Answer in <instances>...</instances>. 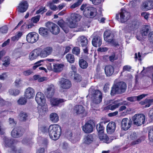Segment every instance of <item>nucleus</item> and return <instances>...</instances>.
Here are the masks:
<instances>
[{
  "instance_id": "ddd939ff",
  "label": "nucleus",
  "mask_w": 153,
  "mask_h": 153,
  "mask_svg": "<svg viewBox=\"0 0 153 153\" xmlns=\"http://www.w3.org/2000/svg\"><path fill=\"white\" fill-rule=\"evenodd\" d=\"M141 9L143 10L147 11L153 8V1L147 0L143 2L141 7Z\"/></svg>"
},
{
  "instance_id": "a18cd8bd",
  "label": "nucleus",
  "mask_w": 153,
  "mask_h": 153,
  "mask_svg": "<svg viewBox=\"0 0 153 153\" xmlns=\"http://www.w3.org/2000/svg\"><path fill=\"white\" fill-rule=\"evenodd\" d=\"M146 102L145 106H143L144 108L149 107L151 105L153 104V99H146Z\"/></svg>"
},
{
  "instance_id": "a878e982",
  "label": "nucleus",
  "mask_w": 153,
  "mask_h": 153,
  "mask_svg": "<svg viewBox=\"0 0 153 153\" xmlns=\"http://www.w3.org/2000/svg\"><path fill=\"white\" fill-rule=\"evenodd\" d=\"M98 136L100 140L103 142L108 143L112 141V140H110L107 135L104 134V132L98 134Z\"/></svg>"
},
{
  "instance_id": "5fc2aeb1",
  "label": "nucleus",
  "mask_w": 153,
  "mask_h": 153,
  "mask_svg": "<svg viewBox=\"0 0 153 153\" xmlns=\"http://www.w3.org/2000/svg\"><path fill=\"white\" fill-rule=\"evenodd\" d=\"M40 17V16L39 15H37L34 17H33L31 19V20L33 22L36 23L38 22L39 20Z\"/></svg>"
},
{
  "instance_id": "0e129e2a",
  "label": "nucleus",
  "mask_w": 153,
  "mask_h": 153,
  "mask_svg": "<svg viewBox=\"0 0 153 153\" xmlns=\"http://www.w3.org/2000/svg\"><path fill=\"white\" fill-rule=\"evenodd\" d=\"M148 39L150 42L153 43V31L149 33Z\"/></svg>"
},
{
  "instance_id": "69168bd1",
  "label": "nucleus",
  "mask_w": 153,
  "mask_h": 153,
  "mask_svg": "<svg viewBox=\"0 0 153 153\" xmlns=\"http://www.w3.org/2000/svg\"><path fill=\"white\" fill-rule=\"evenodd\" d=\"M58 24L62 28H64L65 22L63 20H60L58 21Z\"/></svg>"
},
{
  "instance_id": "dca6fc26",
  "label": "nucleus",
  "mask_w": 153,
  "mask_h": 153,
  "mask_svg": "<svg viewBox=\"0 0 153 153\" xmlns=\"http://www.w3.org/2000/svg\"><path fill=\"white\" fill-rule=\"evenodd\" d=\"M34 90L31 87H28L26 89L25 92V97L27 99H31L33 98L35 95Z\"/></svg>"
},
{
  "instance_id": "6e6d98bb",
  "label": "nucleus",
  "mask_w": 153,
  "mask_h": 153,
  "mask_svg": "<svg viewBox=\"0 0 153 153\" xmlns=\"http://www.w3.org/2000/svg\"><path fill=\"white\" fill-rule=\"evenodd\" d=\"M15 86L16 88H19L21 86V80L20 79H16L14 82Z\"/></svg>"
},
{
  "instance_id": "4d7b16f0",
  "label": "nucleus",
  "mask_w": 153,
  "mask_h": 153,
  "mask_svg": "<svg viewBox=\"0 0 153 153\" xmlns=\"http://www.w3.org/2000/svg\"><path fill=\"white\" fill-rule=\"evenodd\" d=\"M8 31V28L6 26H4L0 28V32L2 33H6Z\"/></svg>"
},
{
  "instance_id": "9b49d317",
  "label": "nucleus",
  "mask_w": 153,
  "mask_h": 153,
  "mask_svg": "<svg viewBox=\"0 0 153 153\" xmlns=\"http://www.w3.org/2000/svg\"><path fill=\"white\" fill-rule=\"evenodd\" d=\"M132 124V121L130 119L125 118H123L121 121V128L123 130L126 131L131 127Z\"/></svg>"
},
{
  "instance_id": "c9c22d12",
  "label": "nucleus",
  "mask_w": 153,
  "mask_h": 153,
  "mask_svg": "<svg viewBox=\"0 0 153 153\" xmlns=\"http://www.w3.org/2000/svg\"><path fill=\"white\" fill-rule=\"evenodd\" d=\"M39 33L41 35L45 36L48 34L49 31L47 28L44 27H40L39 29Z\"/></svg>"
},
{
  "instance_id": "c756f323",
  "label": "nucleus",
  "mask_w": 153,
  "mask_h": 153,
  "mask_svg": "<svg viewBox=\"0 0 153 153\" xmlns=\"http://www.w3.org/2000/svg\"><path fill=\"white\" fill-rule=\"evenodd\" d=\"M135 27V24L134 22H132L128 24V25L123 29L126 33H129L131 30L134 29Z\"/></svg>"
},
{
  "instance_id": "603ef678",
  "label": "nucleus",
  "mask_w": 153,
  "mask_h": 153,
  "mask_svg": "<svg viewBox=\"0 0 153 153\" xmlns=\"http://www.w3.org/2000/svg\"><path fill=\"white\" fill-rule=\"evenodd\" d=\"M80 49L78 47H74L72 50L73 53L77 55L80 53Z\"/></svg>"
},
{
  "instance_id": "f3484780",
  "label": "nucleus",
  "mask_w": 153,
  "mask_h": 153,
  "mask_svg": "<svg viewBox=\"0 0 153 153\" xmlns=\"http://www.w3.org/2000/svg\"><path fill=\"white\" fill-rule=\"evenodd\" d=\"M66 100L63 99L55 98L54 97L51 98L50 101L51 104L52 106L57 107L60 105L62 103Z\"/></svg>"
},
{
  "instance_id": "9d476101",
  "label": "nucleus",
  "mask_w": 153,
  "mask_h": 153,
  "mask_svg": "<svg viewBox=\"0 0 153 153\" xmlns=\"http://www.w3.org/2000/svg\"><path fill=\"white\" fill-rule=\"evenodd\" d=\"M39 38V35L38 34L34 32H32L29 33L27 36L26 39L29 43H34L37 41Z\"/></svg>"
},
{
  "instance_id": "052dcab7",
  "label": "nucleus",
  "mask_w": 153,
  "mask_h": 153,
  "mask_svg": "<svg viewBox=\"0 0 153 153\" xmlns=\"http://www.w3.org/2000/svg\"><path fill=\"white\" fill-rule=\"evenodd\" d=\"M7 77V73L5 72L0 75V79L4 80Z\"/></svg>"
},
{
  "instance_id": "412c9836",
  "label": "nucleus",
  "mask_w": 153,
  "mask_h": 153,
  "mask_svg": "<svg viewBox=\"0 0 153 153\" xmlns=\"http://www.w3.org/2000/svg\"><path fill=\"white\" fill-rule=\"evenodd\" d=\"M28 7V4L27 2L26 1H23L20 3L17 9L18 11L23 13L26 11Z\"/></svg>"
},
{
  "instance_id": "1a4fd4ad",
  "label": "nucleus",
  "mask_w": 153,
  "mask_h": 153,
  "mask_svg": "<svg viewBox=\"0 0 153 153\" xmlns=\"http://www.w3.org/2000/svg\"><path fill=\"white\" fill-rule=\"evenodd\" d=\"M46 26L53 34L57 35L59 33V28L53 22H48L46 24Z\"/></svg>"
},
{
  "instance_id": "13d9d810",
  "label": "nucleus",
  "mask_w": 153,
  "mask_h": 153,
  "mask_svg": "<svg viewBox=\"0 0 153 153\" xmlns=\"http://www.w3.org/2000/svg\"><path fill=\"white\" fill-rule=\"evenodd\" d=\"M55 91L49 92L45 93L46 97L48 98H52V97L53 96L54 94Z\"/></svg>"
},
{
  "instance_id": "e433bc0d",
  "label": "nucleus",
  "mask_w": 153,
  "mask_h": 153,
  "mask_svg": "<svg viewBox=\"0 0 153 153\" xmlns=\"http://www.w3.org/2000/svg\"><path fill=\"white\" fill-rule=\"evenodd\" d=\"M80 44L82 47L86 46L88 44V40L84 36H82L80 37Z\"/></svg>"
},
{
  "instance_id": "2eb2a0df",
  "label": "nucleus",
  "mask_w": 153,
  "mask_h": 153,
  "mask_svg": "<svg viewBox=\"0 0 153 153\" xmlns=\"http://www.w3.org/2000/svg\"><path fill=\"white\" fill-rule=\"evenodd\" d=\"M35 100L39 105H42L44 104L45 101L44 94L40 92H37Z\"/></svg>"
},
{
  "instance_id": "49530a36",
  "label": "nucleus",
  "mask_w": 153,
  "mask_h": 153,
  "mask_svg": "<svg viewBox=\"0 0 153 153\" xmlns=\"http://www.w3.org/2000/svg\"><path fill=\"white\" fill-rule=\"evenodd\" d=\"M83 0H78L76 2L72 4L70 7L71 9H74L79 6L82 2Z\"/></svg>"
},
{
  "instance_id": "a19ab883",
  "label": "nucleus",
  "mask_w": 153,
  "mask_h": 153,
  "mask_svg": "<svg viewBox=\"0 0 153 153\" xmlns=\"http://www.w3.org/2000/svg\"><path fill=\"white\" fill-rule=\"evenodd\" d=\"M96 128L98 134L104 132V127L103 125L101 124L100 123L98 124L97 125Z\"/></svg>"
},
{
  "instance_id": "7ed1b4c3",
  "label": "nucleus",
  "mask_w": 153,
  "mask_h": 153,
  "mask_svg": "<svg viewBox=\"0 0 153 153\" xmlns=\"http://www.w3.org/2000/svg\"><path fill=\"white\" fill-rule=\"evenodd\" d=\"M127 85L123 82H116L114 84L111 88V94L114 96L116 94H121L124 93L126 90Z\"/></svg>"
},
{
  "instance_id": "bf43d9fd",
  "label": "nucleus",
  "mask_w": 153,
  "mask_h": 153,
  "mask_svg": "<svg viewBox=\"0 0 153 153\" xmlns=\"http://www.w3.org/2000/svg\"><path fill=\"white\" fill-rule=\"evenodd\" d=\"M69 26L71 28H75L76 27L77 25L76 23L72 21L69 22Z\"/></svg>"
},
{
  "instance_id": "423d86ee",
  "label": "nucleus",
  "mask_w": 153,
  "mask_h": 153,
  "mask_svg": "<svg viewBox=\"0 0 153 153\" xmlns=\"http://www.w3.org/2000/svg\"><path fill=\"white\" fill-rule=\"evenodd\" d=\"M96 9L91 7L89 6L83 11V14L87 18H93L97 14Z\"/></svg>"
},
{
  "instance_id": "774afa93",
  "label": "nucleus",
  "mask_w": 153,
  "mask_h": 153,
  "mask_svg": "<svg viewBox=\"0 0 153 153\" xmlns=\"http://www.w3.org/2000/svg\"><path fill=\"white\" fill-rule=\"evenodd\" d=\"M32 73L31 70L29 69L23 72V74L25 76H28Z\"/></svg>"
},
{
  "instance_id": "3c124183",
  "label": "nucleus",
  "mask_w": 153,
  "mask_h": 153,
  "mask_svg": "<svg viewBox=\"0 0 153 153\" xmlns=\"http://www.w3.org/2000/svg\"><path fill=\"white\" fill-rule=\"evenodd\" d=\"M74 80L76 82H80L81 81L82 77L80 75L77 74H74Z\"/></svg>"
},
{
  "instance_id": "2f4dec72",
  "label": "nucleus",
  "mask_w": 153,
  "mask_h": 153,
  "mask_svg": "<svg viewBox=\"0 0 153 153\" xmlns=\"http://www.w3.org/2000/svg\"><path fill=\"white\" fill-rule=\"evenodd\" d=\"M64 65L62 64L57 63L53 65V69L54 72H58L62 71Z\"/></svg>"
},
{
  "instance_id": "bb28decb",
  "label": "nucleus",
  "mask_w": 153,
  "mask_h": 153,
  "mask_svg": "<svg viewBox=\"0 0 153 153\" xmlns=\"http://www.w3.org/2000/svg\"><path fill=\"white\" fill-rule=\"evenodd\" d=\"M116 128L115 123L113 122L109 123L107 126V132L109 134L113 132Z\"/></svg>"
},
{
  "instance_id": "6ab92c4d",
  "label": "nucleus",
  "mask_w": 153,
  "mask_h": 153,
  "mask_svg": "<svg viewBox=\"0 0 153 153\" xmlns=\"http://www.w3.org/2000/svg\"><path fill=\"white\" fill-rule=\"evenodd\" d=\"M82 130L86 133H90L93 131V127L91 121L87 122L83 126Z\"/></svg>"
},
{
  "instance_id": "e2e57ef3",
  "label": "nucleus",
  "mask_w": 153,
  "mask_h": 153,
  "mask_svg": "<svg viewBox=\"0 0 153 153\" xmlns=\"http://www.w3.org/2000/svg\"><path fill=\"white\" fill-rule=\"evenodd\" d=\"M147 95L146 94H142L137 96H135L136 98V101H139Z\"/></svg>"
},
{
  "instance_id": "5701e85b",
  "label": "nucleus",
  "mask_w": 153,
  "mask_h": 153,
  "mask_svg": "<svg viewBox=\"0 0 153 153\" xmlns=\"http://www.w3.org/2000/svg\"><path fill=\"white\" fill-rule=\"evenodd\" d=\"M92 45L94 47H100L102 43L101 38L98 36H95L92 40Z\"/></svg>"
},
{
  "instance_id": "8fccbe9b",
  "label": "nucleus",
  "mask_w": 153,
  "mask_h": 153,
  "mask_svg": "<svg viewBox=\"0 0 153 153\" xmlns=\"http://www.w3.org/2000/svg\"><path fill=\"white\" fill-rule=\"evenodd\" d=\"M51 91H55L54 86L53 85H51L48 87L46 91L45 92V93L49 92Z\"/></svg>"
},
{
  "instance_id": "c03bdc74",
  "label": "nucleus",
  "mask_w": 153,
  "mask_h": 153,
  "mask_svg": "<svg viewBox=\"0 0 153 153\" xmlns=\"http://www.w3.org/2000/svg\"><path fill=\"white\" fill-rule=\"evenodd\" d=\"M27 102V99L25 97H21L17 101L18 103L20 105H25Z\"/></svg>"
},
{
  "instance_id": "393cba45",
  "label": "nucleus",
  "mask_w": 153,
  "mask_h": 153,
  "mask_svg": "<svg viewBox=\"0 0 153 153\" xmlns=\"http://www.w3.org/2000/svg\"><path fill=\"white\" fill-rule=\"evenodd\" d=\"M105 72L106 76H111L114 73V68L112 65H106L105 68Z\"/></svg>"
},
{
  "instance_id": "f03ea898",
  "label": "nucleus",
  "mask_w": 153,
  "mask_h": 153,
  "mask_svg": "<svg viewBox=\"0 0 153 153\" xmlns=\"http://www.w3.org/2000/svg\"><path fill=\"white\" fill-rule=\"evenodd\" d=\"M49 135L52 140H56L60 137L61 134L60 126L58 125H52L48 128Z\"/></svg>"
},
{
  "instance_id": "de8ad7c7",
  "label": "nucleus",
  "mask_w": 153,
  "mask_h": 153,
  "mask_svg": "<svg viewBox=\"0 0 153 153\" xmlns=\"http://www.w3.org/2000/svg\"><path fill=\"white\" fill-rule=\"evenodd\" d=\"M47 11V9L45 8V7L43 6H41L39 7V10L36 11V13L37 14L41 13L43 14Z\"/></svg>"
},
{
  "instance_id": "4be33fe9",
  "label": "nucleus",
  "mask_w": 153,
  "mask_h": 153,
  "mask_svg": "<svg viewBox=\"0 0 153 153\" xmlns=\"http://www.w3.org/2000/svg\"><path fill=\"white\" fill-rule=\"evenodd\" d=\"M41 50L35 49L31 52L29 55V58L31 60L35 59L38 56H41Z\"/></svg>"
},
{
  "instance_id": "f704fd0d",
  "label": "nucleus",
  "mask_w": 153,
  "mask_h": 153,
  "mask_svg": "<svg viewBox=\"0 0 153 153\" xmlns=\"http://www.w3.org/2000/svg\"><path fill=\"white\" fill-rule=\"evenodd\" d=\"M50 119L52 121L56 123L59 121V117L57 114L55 113H53L50 114Z\"/></svg>"
},
{
  "instance_id": "72a5a7b5",
  "label": "nucleus",
  "mask_w": 153,
  "mask_h": 153,
  "mask_svg": "<svg viewBox=\"0 0 153 153\" xmlns=\"http://www.w3.org/2000/svg\"><path fill=\"white\" fill-rule=\"evenodd\" d=\"M81 18V16L76 13H72L71 15V19L75 22L79 21Z\"/></svg>"
},
{
  "instance_id": "aec40b11",
  "label": "nucleus",
  "mask_w": 153,
  "mask_h": 153,
  "mask_svg": "<svg viewBox=\"0 0 153 153\" xmlns=\"http://www.w3.org/2000/svg\"><path fill=\"white\" fill-rule=\"evenodd\" d=\"M23 134V132L21 131L20 128H16L12 131L11 135L14 138H18L21 136Z\"/></svg>"
},
{
  "instance_id": "b1692460",
  "label": "nucleus",
  "mask_w": 153,
  "mask_h": 153,
  "mask_svg": "<svg viewBox=\"0 0 153 153\" xmlns=\"http://www.w3.org/2000/svg\"><path fill=\"white\" fill-rule=\"evenodd\" d=\"M52 48L50 47H47L44 48L41 51V56L43 57H46L50 54L52 52Z\"/></svg>"
},
{
  "instance_id": "79ce46f5",
  "label": "nucleus",
  "mask_w": 153,
  "mask_h": 153,
  "mask_svg": "<svg viewBox=\"0 0 153 153\" xmlns=\"http://www.w3.org/2000/svg\"><path fill=\"white\" fill-rule=\"evenodd\" d=\"M9 93L11 95L16 96L19 94L20 91L18 89H11L9 90Z\"/></svg>"
},
{
  "instance_id": "f8f14e48",
  "label": "nucleus",
  "mask_w": 153,
  "mask_h": 153,
  "mask_svg": "<svg viewBox=\"0 0 153 153\" xmlns=\"http://www.w3.org/2000/svg\"><path fill=\"white\" fill-rule=\"evenodd\" d=\"M104 39L107 42L116 46L118 45V43L112 38H110L111 34L110 31H105L104 33Z\"/></svg>"
},
{
  "instance_id": "f257e3e1",
  "label": "nucleus",
  "mask_w": 153,
  "mask_h": 153,
  "mask_svg": "<svg viewBox=\"0 0 153 153\" xmlns=\"http://www.w3.org/2000/svg\"><path fill=\"white\" fill-rule=\"evenodd\" d=\"M89 94L86 97L89 96L93 103L98 104L102 102V95L100 91L98 90H95L92 86L89 89Z\"/></svg>"
},
{
  "instance_id": "37998d69",
  "label": "nucleus",
  "mask_w": 153,
  "mask_h": 153,
  "mask_svg": "<svg viewBox=\"0 0 153 153\" xmlns=\"http://www.w3.org/2000/svg\"><path fill=\"white\" fill-rule=\"evenodd\" d=\"M3 61L4 62L2 64L3 65L6 67H7L10 64V58L8 56L5 57L3 60Z\"/></svg>"
},
{
  "instance_id": "864d4df0",
  "label": "nucleus",
  "mask_w": 153,
  "mask_h": 153,
  "mask_svg": "<svg viewBox=\"0 0 153 153\" xmlns=\"http://www.w3.org/2000/svg\"><path fill=\"white\" fill-rule=\"evenodd\" d=\"M109 60L111 62H113L114 60H117L118 57L116 56L114 53H113L111 55L109 56Z\"/></svg>"
},
{
  "instance_id": "58836bf2",
  "label": "nucleus",
  "mask_w": 153,
  "mask_h": 153,
  "mask_svg": "<svg viewBox=\"0 0 153 153\" xmlns=\"http://www.w3.org/2000/svg\"><path fill=\"white\" fill-rule=\"evenodd\" d=\"M19 117L21 121H25L27 119L28 116L26 113L21 111L19 115Z\"/></svg>"
},
{
  "instance_id": "0eeeda50",
  "label": "nucleus",
  "mask_w": 153,
  "mask_h": 153,
  "mask_svg": "<svg viewBox=\"0 0 153 153\" xmlns=\"http://www.w3.org/2000/svg\"><path fill=\"white\" fill-rule=\"evenodd\" d=\"M58 84L62 89H68L72 86L71 82L69 79L62 78L59 79Z\"/></svg>"
},
{
  "instance_id": "680f3d73",
  "label": "nucleus",
  "mask_w": 153,
  "mask_h": 153,
  "mask_svg": "<svg viewBox=\"0 0 153 153\" xmlns=\"http://www.w3.org/2000/svg\"><path fill=\"white\" fill-rule=\"evenodd\" d=\"M135 96L130 97L127 98V100L131 102H134L136 101Z\"/></svg>"
},
{
  "instance_id": "20e7f679",
  "label": "nucleus",
  "mask_w": 153,
  "mask_h": 153,
  "mask_svg": "<svg viewBox=\"0 0 153 153\" xmlns=\"http://www.w3.org/2000/svg\"><path fill=\"white\" fill-rule=\"evenodd\" d=\"M132 119L134 124L138 126L144 124L145 117L142 114H135L132 117Z\"/></svg>"
},
{
  "instance_id": "4468645a",
  "label": "nucleus",
  "mask_w": 153,
  "mask_h": 153,
  "mask_svg": "<svg viewBox=\"0 0 153 153\" xmlns=\"http://www.w3.org/2000/svg\"><path fill=\"white\" fill-rule=\"evenodd\" d=\"M122 105V104L119 102L118 100L114 101L112 104H109L104 107L105 110H111L113 111Z\"/></svg>"
},
{
  "instance_id": "6e6552de",
  "label": "nucleus",
  "mask_w": 153,
  "mask_h": 153,
  "mask_svg": "<svg viewBox=\"0 0 153 153\" xmlns=\"http://www.w3.org/2000/svg\"><path fill=\"white\" fill-rule=\"evenodd\" d=\"M129 139L131 141L130 143L131 146H134L140 143L142 140L141 137H139L137 133L136 132H133L131 134Z\"/></svg>"
},
{
  "instance_id": "09e8293b",
  "label": "nucleus",
  "mask_w": 153,
  "mask_h": 153,
  "mask_svg": "<svg viewBox=\"0 0 153 153\" xmlns=\"http://www.w3.org/2000/svg\"><path fill=\"white\" fill-rule=\"evenodd\" d=\"M148 136L150 141L153 142V128L149 131Z\"/></svg>"
},
{
  "instance_id": "ea45409f",
  "label": "nucleus",
  "mask_w": 153,
  "mask_h": 153,
  "mask_svg": "<svg viewBox=\"0 0 153 153\" xmlns=\"http://www.w3.org/2000/svg\"><path fill=\"white\" fill-rule=\"evenodd\" d=\"M66 58L68 62L70 63H74L75 61V59L74 56L71 54H68L66 55Z\"/></svg>"
},
{
  "instance_id": "cd10ccee",
  "label": "nucleus",
  "mask_w": 153,
  "mask_h": 153,
  "mask_svg": "<svg viewBox=\"0 0 153 153\" xmlns=\"http://www.w3.org/2000/svg\"><path fill=\"white\" fill-rule=\"evenodd\" d=\"M150 30V27L149 25H145L142 28L141 30V33L143 36H147Z\"/></svg>"
},
{
  "instance_id": "a211bd4d",
  "label": "nucleus",
  "mask_w": 153,
  "mask_h": 153,
  "mask_svg": "<svg viewBox=\"0 0 153 153\" xmlns=\"http://www.w3.org/2000/svg\"><path fill=\"white\" fill-rule=\"evenodd\" d=\"M14 140L13 139L5 138L4 140V146L6 147L11 148L13 151H16V148L13 146Z\"/></svg>"
},
{
  "instance_id": "39448f33",
  "label": "nucleus",
  "mask_w": 153,
  "mask_h": 153,
  "mask_svg": "<svg viewBox=\"0 0 153 153\" xmlns=\"http://www.w3.org/2000/svg\"><path fill=\"white\" fill-rule=\"evenodd\" d=\"M129 13L124 10H121V12L116 14V19L121 23H124L129 18L128 16Z\"/></svg>"
},
{
  "instance_id": "338daca9",
  "label": "nucleus",
  "mask_w": 153,
  "mask_h": 153,
  "mask_svg": "<svg viewBox=\"0 0 153 153\" xmlns=\"http://www.w3.org/2000/svg\"><path fill=\"white\" fill-rule=\"evenodd\" d=\"M131 67L128 65H125L123 67V71L121 72V74L125 71H130L131 69Z\"/></svg>"
},
{
  "instance_id": "4c0bfd02",
  "label": "nucleus",
  "mask_w": 153,
  "mask_h": 153,
  "mask_svg": "<svg viewBox=\"0 0 153 153\" xmlns=\"http://www.w3.org/2000/svg\"><path fill=\"white\" fill-rule=\"evenodd\" d=\"M79 65L80 68L82 69H85L88 66V62L83 59H80L79 61Z\"/></svg>"
},
{
  "instance_id": "c85d7f7f",
  "label": "nucleus",
  "mask_w": 153,
  "mask_h": 153,
  "mask_svg": "<svg viewBox=\"0 0 153 153\" xmlns=\"http://www.w3.org/2000/svg\"><path fill=\"white\" fill-rule=\"evenodd\" d=\"M93 140V137L92 134H87L85 135L83 140L84 143L87 144L91 143Z\"/></svg>"
},
{
  "instance_id": "7c9ffc66",
  "label": "nucleus",
  "mask_w": 153,
  "mask_h": 153,
  "mask_svg": "<svg viewBox=\"0 0 153 153\" xmlns=\"http://www.w3.org/2000/svg\"><path fill=\"white\" fill-rule=\"evenodd\" d=\"M74 110L77 114H83L85 111L84 107L81 105H76L74 108Z\"/></svg>"
},
{
  "instance_id": "473e14b6",
  "label": "nucleus",
  "mask_w": 153,
  "mask_h": 153,
  "mask_svg": "<svg viewBox=\"0 0 153 153\" xmlns=\"http://www.w3.org/2000/svg\"><path fill=\"white\" fill-rule=\"evenodd\" d=\"M39 105L40 106L39 107L38 111L40 114L42 115L45 114L46 111H48V109L46 106L44 105V104Z\"/></svg>"
}]
</instances>
